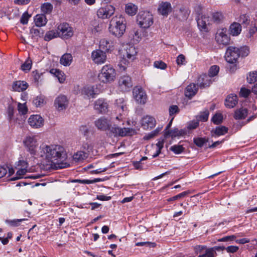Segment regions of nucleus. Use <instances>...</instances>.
Wrapping results in <instances>:
<instances>
[{
	"label": "nucleus",
	"instance_id": "obj_1",
	"mask_svg": "<svg viewBox=\"0 0 257 257\" xmlns=\"http://www.w3.org/2000/svg\"><path fill=\"white\" fill-rule=\"evenodd\" d=\"M38 158L51 163H57L66 158L64 148L58 145L42 144L39 147Z\"/></svg>",
	"mask_w": 257,
	"mask_h": 257
},
{
	"label": "nucleus",
	"instance_id": "obj_2",
	"mask_svg": "<svg viewBox=\"0 0 257 257\" xmlns=\"http://www.w3.org/2000/svg\"><path fill=\"white\" fill-rule=\"evenodd\" d=\"M120 60L118 64V70L120 72L125 71L129 66L130 63L134 61L138 53L137 48L130 44H125L122 45V47L118 50Z\"/></svg>",
	"mask_w": 257,
	"mask_h": 257
},
{
	"label": "nucleus",
	"instance_id": "obj_3",
	"mask_svg": "<svg viewBox=\"0 0 257 257\" xmlns=\"http://www.w3.org/2000/svg\"><path fill=\"white\" fill-rule=\"evenodd\" d=\"M23 144L26 151L30 155L38 158L39 154V143L37 136L33 134L27 135L23 140Z\"/></svg>",
	"mask_w": 257,
	"mask_h": 257
},
{
	"label": "nucleus",
	"instance_id": "obj_4",
	"mask_svg": "<svg viewBox=\"0 0 257 257\" xmlns=\"http://www.w3.org/2000/svg\"><path fill=\"white\" fill-rule=\"evenodd\" d=\"M137 21L140 27L148 29L153 24V16L149 11H142L138 14Z\"/></svg>",
	"mask_w": 257,
	"mask_h": 257
},
{
	"label": "nucleus",
	"instance_id": "obj_5",
	"mask_svg": "<svg viewBox=\"0 0 257 257\" xmlns=\"http://www.w3.org/2000/svg\"><path fill=\"white\" fill-rule=\"evenodd\" d=\"M113 108L115 109V113L116 114L115 120L123 121L127 115V108L125 101L123 98L117 99Z\"/></svg>",
	"mask_w": 257,
	"mask_h": 257
},
{
	"label": "nucleus",
	"instance_id": "obj_6",
	"mask_svg": "<svg viewBox=\"0 0 257 257\" xmlns=\"http://www.w3.org/2000/svg\"><path fill=\"white\" fill-rule=\"evenodd\" d=\"M95 126L97 129L102 131H109V133H107V135L111 137L112 135V132L110 130L111 126V119H108L105 116H101L100 117L94 121Z\"/></svg>",
	"mask_w": 257,
	"mask_h": 257
},
{
	"label": "nucleus",
	"instance_id": "obj_7",
	"mask_svg": "<svg viewBox=\"0 0 257 257\" xmlns=\"http://www.w3.org/2000/svg\"><path fill=\"white\" fill-rule=\"evenodd\" d=\"M59 37L63 39H68L73 36V28L67 23H62L57 27Z\"/></svg>",
	"mask_w": 257,
	"mask_h": 257
},
{
	"label": "nucleus",
	"instance_id": "obj_8",
	"mask_svg": "<svg viewBox=\"0 0 257 257\" xmlns=\"http://www.w3.org/2000/svg\"><path fill=\"white\" fill-rule=\"evenodd\" d=\"M112 66L110 65H105L102 68L98 74V80L103 83L109 82L112 79Z\"/></svg>",
	"mask_w": 257,
	"mask_h": 257
},
{
	"label": "nucleus",
	"instance_id": "obj_9",
	"mask_svg": "<svg viewBox=\"0 0 257 257\" xmlns=\"http://www.w3.org/2000/svg\"><path fill=\"white\" fill-rule=\"evenodd\" d=\"M109 102L107 99L100 98L96 100L93 103L94 109L99 114H105L108 111Z\"/></svg>",
	"mask_w": 257,
	"mask_h": 257
},
{
	"label": "nucleus",
	"instance_id": "obj_10",
	"mask_svg": "<svg viewBox=\"0 0 257 257\" xmlns=\"http://www.w3.org/2000/svg\"><path fill=\"white\" fill-rule=\"evenodd\" d=\"M215 40L219 45H227L229 43L230 37L227 34V30L225 28H219L217 30Z\"/></svg>",
	"mask_w": 257,
	"mask_h": 257
},
{
	"label": "nucleus",
	"instance_id": "obj_11",
	"mask_svg": "<svg viewBox=\"0 0 257 257\" xmlns=\"http://www.w3.org/2000/svg\"><path fill=\"white\" fill-rule=\"evenodd\" d=\"M239 57V48L230 46L226 51L225 58L226 61L230 64H234Z\"/></svg>",
	"mask_w": 257,
	"mask_h": 257
},
{
	"label": "nucleus",
	"instance_id": "obj_12",
	"mask_svg": "<svg viewBox=\"0 0 257 257\" xmlns=\"http://www.w3.org/2000/svg\"><path fill=\"white\" fill-rule=\"evenodd\" d=\"M133 97L139 104H144L147 101V95L145 90L141 87H135L133 90Z\"/></svg>",
	"mask_w": 257,
	"mask_h": 257
},
{
	"label": "nucleus",
	"instance_id": "obj_13",
	"mask_svg": "<svg viewBox=\"0 0 257 257\" xmlns=\"http://www.w3.org/2000/svg\"><path fill=\"white\" fill-rule=\"evenodd\" d=\"M101 92L99 85L86 86L81 90L82 95H85L88 98H94Z\"/></svg>",
	"mask_w": 257,
	"mask_h": 257
},
{
	"label": "nucleus",
	"instance_id": "obj_14",
	"mask_svg": "<svg viewBox=\"0 0 257 257\" xmlns=\"http://www.w3.org/2000/svg\"><path fill=\"white\" fill-rule=\"evenodd\" d=\"M91 57L93 62L98 65L104 63L107 58L106 52L100 49L93 51Z\"/></svg>",
	"mask_w": 257,
	"mask_h": 257
},
{
	"label": "nucleus",
	"instance_id": "obj_15",
	"mask_svg": "<svg viewBox=\"0 0 257 257\" xmlns=\"http://www.w3.org/2000/svg\"><path fill=\"white\" fill-rule=\"evenodd\" d=\"M115 26L113 28V35L119 37L123 35L125 31V21L123 17H119L118 20H116Z\"/></svg>",
	"mask_w": 257,
	"mask_h": 257
},
{
	"label": "nucleus",
	"instance_id": "obj_16",
	"mask_svg": "<svg viewBox=\"0 0 257 257\" xmlns=\"http://www.w3.org/2000/svg\"><path fill=\"white\" fill-rule=\"evenodd\" d=\"M137 130L130 128L123 127L121 128L118 126H113V135L119 136L121 137L124 136H132L137 133Z\"/></svg>",
	"mask_w": 257,
	"mask_h": 257
},
{
	"label": "nucleus",
	"instance_id": "obj_17",
	"mask_svg": "<svg viewBox=\"0 0 257 257\" xmlns=\"http://www.w3.org/2000/svg\"><path fill=\"white\" fill-rule=\"evenodd\" d=\"M69 104V100L64 95H59L54 101V106L58 111L66 109Z\"/></svg>",
	"mask_w": 257,
	"mask_h": 257
},
{
	"label": "nucleus",
	"instance_id": "obj_18",
	"mask_svg": "<svg viewBox=\"0 0 257 257\" xmlns=\"http://www.w3.org/2000/svg\"><path fill=\"white\" fill-rule=\"evenodd\" d=\"M197 25L200 31L208 32L209 30L208 26L211 24L210 18L205 15L199 16L197 20Z\"/></svg>",
	"mask_w": 257,
	"mask_h": 257
},
{
	"label": "nucleus",
	"instance_id": "obj_19",
	"mask_svg": "<svg viewBox=\"0 0 257 257\" xmlns=\"http://www.w3.org/2000/svg\"><path fill=\"white\" fill-rule=\"evenodd\" d=\"M132 86L131 78L129 76H123L119 79L118 87L121 91H128Z\"/></svg>",
	"mask_w": 257,
	"mask_h": 257
},
{
	"label": "nucleus",
	"instance_id": "obj_20",
	"mask_svg": "<svg viewBox=\"0 0 257 257\" xmlns=\"http://www.w3.org/2000/svg\"><path fill=\"white\" fill-rule=\"evenodd\" d=\"M28 123L32 127L38 128L44 125V119L40 115H31L28 119Z\"/></svg>",
	"mask_w": 257,
	"mask_h": 257
},
{
	"label": "nucleus",
	"instance_id": "obj_21",
	"mask_svg": "<svg viewBox=\"0 0 257 257\" xmlns=\"http://www.w3.org/2000/svg\"><path fill=\"white\" fill-rule=\"evenodd\" d=\"M171 11L172 6L170 3L162 2L159 4L158 8V12L160 15L164 17H167Z\"/></svg>",
	"mask_w": 257,
	"mask_h": 257
},
{
	"label": "nucleus",
	"instance_id": "obj_22",
	"mask_svg": "<svg viewBox=\"0 0 257 257\" xmlns=\"http://www.w3.org/2000/svg\"><path fill=\"white\" fill-rule=\"evenodd\" d=\"M156 125L155 118L149 115L144 116L142 119V125L145 130L151 129Z\"/></svg>",
	"mask_w": 257,
	"mask_h": 257
},
{
	"label": "nucleus",
	"instance_id": "obj_23",
	"mask_svg": "<svg viewBox=\"0 0 257 257\" xmlns=\"http://www.w3.org/2000/svg\"><path fill=\"white\" fill-rule=\"evenodd\" d=\"M212 82L211 77L206 74L200 75L197 80V85L200 88H205L209 86Z\"/></svg>",
	"mask_w": 257,
	"mask_h": 257
},
{
	"label": "nucleus",
	"instance_id": "obj_24",
	"mask_svg": "<svg viewBox=\"0 0 257 257\" xmlns=\"http://www.w3.org/2000/svg\"><path fill=\"white\" fill-rule=\"evenodd\" d=\"M241 30V26L239 23L233 22L229 27V32L232 36H237L240 34Z\"/></svg>",
	"mask_w": 257,
	"mask_h": 257
},
{
	"label": "nucleus",
	"instance_id": "obj_25",
	"mask_svg": "<svg viewBox=\"0 0 257 257\" xmlns=\"http://www.w3.org/2000/svg\"><path fill=\"white\" fill-rule=\"evenodd\" d=\"M237 102V96L235 94H230L225 99V105L229 108H233L236 105Z\"/></svg>",
	"mask_w": 257,
	"mask_h": 257
},
{
	"label": "nucleus",
	"instance_id": "obj_26",
	"mask_svg": "<svg viewBox=\"0 0 257 257\" xmlns=\"http://www.w3.org/2000/svg\"><path fill=\"white\" fill-rule=\"evenodd\" d=\"M112 43L111 41H108L106 39H101L99 42V49L105 52H109L111 51Z\"/></svg>",
	"mask_w": 257,
	"mask_h": 257
},
{
	"label": "nucleus",
	"instance_id": "obj_27",
	"mask_svg": "<svg viewBox=\"0 0 257 257\" xmlns=\"http://www.w3.org/2000/svg\"><path fill=\"white\" fill-rule=\"evenodd\" d=\"M97 15L99 18L104 19L109 18L112 13L107 8H100L98 10Z\"/></svg>",
	"mask_w": 257,
	"mask_h": 257
},
{
	"label": "nucleus",
	"instance_id": "obj_28",
	"mask_svg": "<svg viewBox=\"0 0 257 257\" xmlns=\"http://www.w3.org/2000/svg\"><path fill=\"white\" fill-rule=\"evenodd\" d=\"M197 87L195 84H190L185 89V95L186 97H192L197 92Z\"/></svg>",
	"mask_w": 257,
	"mask_h": 257
},
{
	"label": "nucleus",
	"instance_id": "obj_29",
	"mask_svg": "<svg viewBox=\"0 0 257 257\" xmlns=\"http://www.w3.org/2000/svg\"><path fill=\"white\" fill-rule=\"evenodd\" d=\"M73 60L72 55L69 53L64 54L62 56L60 60L61 64L65 66H68L71 65Z\"/></svg>",
	"mask_w": 257,
	"mask_h": 257
},
{
	"label": "nucleus",
	"instance_id": "obj_30",
	"mask_svg": "<svg viewBox=\"0 0 257 257\" xmlns=\"http://www.w3.org/2000/svg\"><path fill=\"white\" fill-rule=\"evenodd\" d=\"M13 89L14 91L20 92L25 90L28 87V84L24 81H16L13 85Z\"/></svg>",
	"mask_w": 257,
	"mask_h": 257
},
{
	"label": "nucleus",
	"instance_id": "obj_31",
	"mask_svg": "<svg viewBox=\"0 0 257 257\" xmlns=\"http://www.w3.org/2000/svg\"><path fill=\"white\" fill-rule=\"evenodd\" d=\"M125 11L128 15L134 16L138 11V7L133 3H127L125 6Z\"/></svg>",
	"mask_w": 257,
	"mask_h": 257
},
{
	"label": "nucleus",
	"instance_id": "obj_32",
	"mask_svg": "<svg viewBox=\"0 0 257 257\" xmlns=\"http://www.w3.org/2000/svg\"><path fill=\"white\" fill-rule=\"evenodd\" d=\"M35 25L37 27H42L47 23V19L44 15H37L34 18Z\"/></svg>",
	"mask_w": 257,
	"mask_h": 257
},
{
	"label": "nucleus",
	"instance_id": "obj_33",
	"mask_svg": "<svg viewBox=\"0 0 257 257\" xmlns=\"http://www.w3.org/2000/svg\"><path fill=\"white\" fill-rule=\"evenodd\" d=\"M247 110L246 108H241L235 110L234 117L236 119H244L247 115Z\"/></svg>",
	"mask_w": 257,
	"mask_h": 257
},
{
	"label": "nucleus",
	"instance_id": "obj_34",
	"mask_svg": "<svg viewBox=\"0 0 257 257\" xmlns=\"http://www.w3.org/2000/svg\"><path fill=\"white\" fill-rule=\"evenodd\" d=\"M227 131L228 128L225 126H219L211 131L212 136L214 137L224 135L227 133Z\"/></svg>",
	"mask_w": 257,
	"mask_h": 257
},
{
	"label": "nucleus",
	"instance_id": "obj_35",
	"mask_svg": "<svg viewBox=\"0 0 257 257\" xmlns=\"http://www.w3.org/2000/svg\"><path fill=\"white\" fill-rule=\"evenodd\" d=\"M87 153L83 151H78L73 156V160L75 162H80L87 158Z\"/></svg>",
	"mask_w": 257,
	"mask_h": 257
},
{
	"label": "nucleus",
	"instance_id": "obj_36",
	"mask_svg": "<svg viewBox=\"0 0 257 257\" xmlns=\"http://www.w3.org/2000/svg\"><path fill=\"white\" fill-rule=\"evenodd\" d=\"M50 73L55 75L60 82V83H63L65 80V77L64 73L61 71L57 69H52L50 70Z\"/></svg>",
	"mask_w": 257,
	"mask_h": 257
},
{
	"label": "nucleus",
	"instance_id": "obj_37",
	"mask_svg": "<svg viewBox=\"0 0 257 257\" xmlns=\"http://www.w3.org/2000/svg\"><path fill=\"white\" fill-rule=\"evenodd\" d=\"M164 141L163 139H160L155 146L156 152L152 155L153 158L158 157L161 153V150L164 147Z\"/></svg>",
	"mask_w": 257,
	"mask_h": 257
},
{
	"label": "nucleus",
	"instance_id": "obj_38",
	"mask_svg": "<svg viewBox=\"0 0 257 257\" xmlns=\"http://www.w3.org/2000/svg\"><path fill=\"white\" fill-rule=\"evenodd\" d=\"M59 37V34L58 30H51L47 32L44 37V39L46 41H49L55 38Z\"/></svg>",
	"mask_w": 257,
	"mask_h": 257
},
{
	"label": "nucleus",
	"instance_id": "obj_39",
	"mask_svg": "<svg viewBox=\"0 0 257 257\" xmlns=\"http://www.w3.org/2000/svg\"><path fill=\"white\" fill-rule=\"evenodd\" d=\"M209 112L207 109L201 112L199 114L196 116L197 120L199 121L205 122L208 120Z\"/></svg>",
	"mask_w": 257,
	"mask_h": 257
},
{
	"label": "nucleus",
	"instance_id": "obj_40",
	"mask_svg": "<svg viewBox=\"0 0 257 257\" xmlns=\"http://www.w3.org/2000/svg\"><path fill=\"white\" fill-rule=\"evenodd\" d=\"M101 179L99 178H96L92 180L89 179H75L72 182L75 183H79L83 184H90L101 181Z\"/></svg>",
	"mask_w": 257,
	"mask_h": 257
},
{
	"label": "nucleus",
	"instance_id": "obj_41",
	"mask_svg": "<svg viewBox=\"0 0 257 257\" xmlns=\"http://www.w3.org/2000/svg\"><path fill=\"white\" fill-rule=\"evenodd\" d=\"M193 142L194 144L198 147H202L206 142L208 140L206 138H194Z\"/></svg>",
	"mask_w": 257,
	"mask_h": 257
},
{
	"label": "nucleus",
	"instance_id": "obj_42",
	"mask_svg": "<svg viewBox=\"0 0 257 257\" xmlns=\"http://www.w3.org/2000/svg\"><path fill=\"white\" fill-rule=\"evenodd\" d=\"M257 32V21L251 22L250 27L249 29L248 37H252Z\"/></svg>",
	"mask_w": 257,
	"mask_h": 257
},
{
	"label": "nucleus",
	"instance_id": "obj_43",
	"mask_svg": "<svg viewBox=\"0 0 257 257\" xmlns=\"http://www.w3.org/2000/svg\"><path fill=\"white\" fill-rule=\"evenodd\" d=\"M223 18L222 14L220 12H215L212 14V19L214 23H218Z\"/></svg>",
	"mask_w": 257,
	"mask_h": 257
},
{
	"label": "nucleus",
	"instance_id": "obj_44",
	"mask_svg": "<svg viewBox=\"0 0 257 257\" xmlns=\"http://www.w3.org/2000/svg\"><path fill=\"white\" fill-rule=\"evenodd\" d=\"M32 60L28 58L21 66V69L24 71H29L32 67Z\"/></svg>",
	"mask_w": 257,
	"mask_h": 257
},
{
	"label": "nucleus",
	"instance_id": "obj_45",
	"mask_svg": "<svg viewBox=\"0 0 257 257\" xmlns=\"http://www.w3.org/2000/svg\"><path fill=\"white\" fill-rule=\"evenodd\" d=\"M179 130L178 128H174L173 130L168 131L165 132L164 136L165 138L171 137L172 138H175L178 137Z\"/></svg>",
	"mask_w": 257,
	"mask_h": 257
},
{
	"label": "nucleus",
	"instance_id": "obj_46",
	"mask_svg": "<svg viewBox=\"0 0 257 257\" xmlns=\"http://www.w3.org/2000/svg\"><path fill=\"white\" fill-rule=\"evenodd\" d=\"M53 9V6L50 3H45L41 6V11L45 14H49Z\"/></svg>",
	"mask_w": 257,
	"mask_h": 257
},
{
	"label": "nucleus",
	"instance_id": "obj_47",
	"mask_svg": "<svg viewBox=\"0 0 257 257\" xmlns=\"http://www.w3.org/2000/svg\"><path fill=\"white\" fill-rule=\"evenodd\" d=\"M131 35H132L131 38L132 43L136 44L140 41L141 39V34L138 31H134L133 34Z\"/></svg>",
	"mask_w": 257,
	"mask_h": 257
},
{
	"label": "nucleus",
	"instance_id": "obj_48",
	"mask_svg": "<svg viewBox=\"0 0 257 257\" xmlns=\"http://www.w3.org/2000/svg\"><path fill=\"white\" fill-rule=\"evenodd\" d=\"M18 110L20 114L24 115L26 114L28 112V108L26 106V103H18Z\"/></svg>",
	"mask_w": 257,
	"mask_h": 257
},
{
	"label": "nucleus",
	"instance_id": "obj_49",
	"mask_svg": "<svg viewBox=\"0 0 257 257\" xmlns=\"http://www.w3.org/2000/svg\"><path fill=\"white\" fill-rule=\"evenodd\" d=\"M219 67L216 65L211 66L208 72V76L211 78L217 75L219 72Z\"/></svg>",
	"mask_w": 257,
	"mask_h": 257
},
{
	"label": "nucleus",
	"instance_id": "obj_50",
	"mask_svg": "<svg viewBox=\"0 0 257 257\" xmlns=\"http://www.w3.org/2000/svg\"><path fill=\"white\" fill-rule=\"evenodd\" d=\"M247 80L249 83H253L257 81V71L250 72L247 77Z\"/></svg>",
	"mask_w": 257,
	"mask_h": 257
},
{
	"label": "nucleus",
	"instance_id": "obj_51",
	"mask_svg": "<svg viewBox=\"0 0 257 257\" xmlns=\"http://www.w3.org/2000/svg\"><path fill=\"white\" fill-rule=\"evenodd\" d=\"M45 100L43 96H37L33 100L34 104L37 106H42L45 103Z\"/></svg>",
	"mask_w": 257,
	"mask_h": 257
},
{
	"label": "nucleus",
	"instance_id": "obj_52",
	"mask_svg": "<svg viewBox=\"0 0 257 257\" xmlns=\"http://www.w3.org/2000/svg\"><path fill=\"white\" fill-rule=\"evenodd\" d=\"M222 119H223V116H222V114L216 113L212 117L211 120L214 123L218 124L222 122Z\"/></svg>",
	"mask_w": 257,
	"mask_h": 257
},
{
	"label": "nucleus",
	"instance_id": "obj_53",
	"mask_svg": "<svg viewBox=\"0 0 257 257\" xmlns=\"http://www.w3.org/2000/svg\"><path fill=\"white\" fill-rule=\"evenodd\" d=\"M176 63L179 66L184 65L186 63V58L183 54L179 55L176 58Z\"/></svg>",
	"mask_w": 257,
	"mask_h": 257
},
{
	"label": "nucleus",
	"instance_id": "obj_54",
	"mask_svg": "<svg viewBox=\"0 0 257 257\" xmlns=\"http://www.w3.org/2000/svg\"><path fill=\"white\" fill-rule=\"evenodd\" d=\"M170 149L176 154H179L184 150V148L181 145H174L171 147Z\"/></svg>",
	"mask_w": 257,
	"mask_h": 257
},
{
	"label": "nucleus",
	"instance_id": "obj_55",
	"mask_svg": "<svg viewBox=\"0 0 257 257\" xmlns=\"http://www.w3.org/2000/svg\"><path fill=\"white\" fill-rule=\"evenodd\" d=\"M199 122L196 118L195 120H193L188 122L187 128L189 130H194L197 128L199 125Z\"/></svg>",
	"mask_w": 257,
	"mask_h": 257
},
{
	"label": "nucleus",
	"instance_id": "obj_56",
	"mask_svg": "<svg viewBox=\"0 0 257 257\" xmlns=\"http://www.w3.org/2000/svg\"><path fill=\"white\" fill-rule=\"evenodd\" d=\"M239 56L246 57L249 53V48L246 46L241 47L239 49Z\"/></svg>",
	"mask_w": 257,
	"mask_h": 257
},
{
	"label": "nucleus",
	"instance_id": "obj_57",
	"mask_svg": "<svg viewBox=\"0 0 257 257\" xmlns=\"http://www.w3.org/2000/svg\"><path fill=\"white\" fill-rule=\"evenodd\" d=\"M188 194V192H186V191H185V192H183L176 196H174L172 197H171L170 198H169L167 200L169 202H170V201H174V200H177L179 198H182V197H185V196H186L187 194Z\"/></svg>",
	"mask_w": 257,
	"mask_h": 257
},
{
	"label": "nucleus",
	"instance_id": "obj_58",
	"mask_svg": "<svg viewBox=\"0 0 257 257\" xmlns=\"http://www.w3.org/2000/svg\"><path fill=\"white\" fill-rule=\"evenodd\" d=\"M207 248H207L205 245H199L195 246L194 248V250L197 254L200 253V254H201L202 253H204V250L205 251V249Z\"/></svg>",
	"mask_w": 257,
	"mask_h": 257
},
{
	"label": "nucleus",
	"instance_id": "obj_59",
	"mask_svg": "<svg viewBox=\"0 0 257 257\" xmlns=\"http://www.w3.org/2000/svg\"><path fill=\"white\" fill-rule=\"evenodd\" d=\"M238 22L242 24L247 25L249 24L248 16L245 14L241 15L239 18Z\"/></svg>",
	"mask_w": 257,
	"mask_h": 257
},
{
	"label": "nucleus",
	"instance_id": "obj_60",
	"mask_svg": "<svg viewBox=\"0 0 257 257\" xmlns=\"http://www.w3.org/2000/svg\"><path fill=\"white\" fill-rule=\"evenodd\" d=\"M84 150L86 151L85 152L87 153V155L88 156L90 153L92 152L93 146L91 144H89L88 143H84L82 146Z\"/></svg>",
	"mask_w": 257,
	"mask_h": 257
},
{
	"label": "nucleus",
	"instance_id": "obj_61",
	"mask_svg": "<svg viewBox=\"0 0 257 257\" xmlns=\"http://www.w3.org/2000/svg\"><path fill=\"white\" fill-rule=\"evenodd\" d=\"M27 172V169L24 168H18L17 172V177L15 179H18L23 178Z\"/></svg>",
	"mask_w": 257,
	"mask_h": 257
},
{
	"label": "nucleus",
	"instance_id": "obj_62",
	"mask_svg": "<svg viewBox=\"0 0 257 257\" xmlns=\"http://www.w3.org/2000/svg\"><path fill=\"white\" fill-rule=\"evenodd\" d=\"M154 66L155 68L160 69H165L167 67L166 64L161 61H155Z\"/></svg>",
	"mask_w": 257,
	"mask_h": 257
},
{
	"label": "nucleus",
	"instance_id": "obj_63",
	"mask_svg": "<svg viewBox=\"0 0 257 257\" xmlns=\"http://www.w3.org/2000/svg\"><path fill=\"white\" fill-rule=\"evenodd\" d=\"M31 16L28 14V13L25 12L24 13L21 18L20 22L23 25H26L28 23V20L30 18Z\"/></svg>",
	"mask_w": 257,
	"mask_h": 257
},
{
	"label": "nucleus",
	"instance_id": "obj_64",
	"mask_svg": "<svg viewBox=\"0 0 257 257\" xmlns=\"http://www.w3.org/2000/svg\"><path fill=\"white\" fill-rule=\"evenodd\" d=\"M250 93V91L249 89L245 88H241L239 94L241 97H247L249 95Z\"/></svg>",
	"mask_w": 257,
	"mask_h": 257
}]
</instances>
